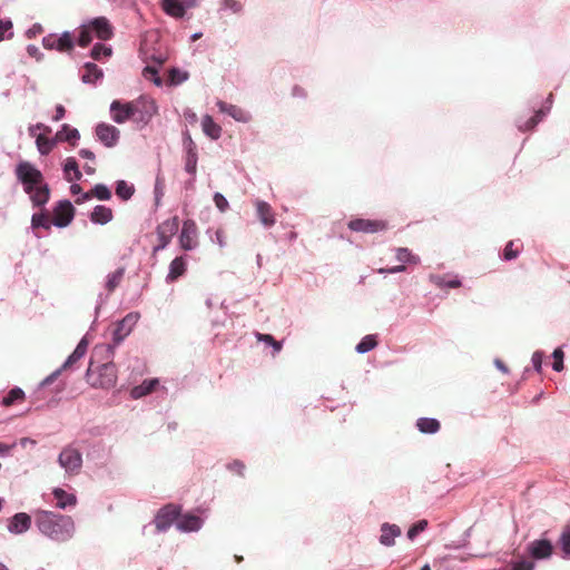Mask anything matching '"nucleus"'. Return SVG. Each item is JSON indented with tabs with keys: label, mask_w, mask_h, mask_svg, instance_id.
Segmentation results:
<instances>
[{
	"label": "nucleus",
	"mask_w": 570,
	"mask_h": 570,
	"mask_svg": "<svg viewBox=\"0 0 570 570\" xmlns=\"http://www.w3.org/2000/svg\"><path fill=\"white\" fill-rule=\"evenodd\" d=\"M35 524L43 537L57 543L71 540L76 532L75 521L70 515L49 510H38Z\"/></svg>",
	"instance_id": "obj_1"
},
{
	"label": "nucleus",
	"mask_w": 570,
	"mask_h": 570,
	"mask_svg": "<svg viewBox=\"0 0 570 570\" xmlns=\"http://www.w3.org/2000/svg\"><path fill=\"white\" fill-rule=\"evenodd\" d=\"M17 179L22 184L23 190L35 207H43L50 197V188L43 179L42 173L29 161H20L14 169Z\"/></svg>",
	"instance_id": "obj_2"
},
{
	"label": "nucleus",
	"mask_w": 570,
	"mask_h": 570,
	"mask_svg": "<svg viewBox=\"0 0 570 570\" xmlns=\"http://www.w3.org/2000/svg\"><path fill=\"white\" fill-rule=\"evenodd\" d=\"M114 346L110 344L97 345L87 370V375L97 372L99 375V385L104 389L112 387L117 381L116 365L112 362Z\"/></svg>",
	"instance_id": "obj_3"
},
{
	"label": "nucleus",
	"mask_w": 570,
	"mask_h": 570,
	"mask_svg": "<svg viewBox=\"0 0 570 570\" xmlns=\"http://www.w3.org/2000/svg\"><path fill=\"white\" fill-rule=\"evenodd\" d=\"M57 462L68 476L78 475L82 469L83 459L79 442H71L62 448Z\"/></svg>",
	"instance_id": "obj_4"
},
{
	"label": "nucleus",
	"mask_w": 570,
	"mask_h": 570,
	"mask_svg": "<svg viewBox=\"0 0 570 570\" xmlns=\"http://www.w3.org/2000/svg\"><path fill=\"white\" fill-rule=\"evenodd\" d=\"M181 510V505L176 503H167L158 509L153 520L156 527V533L167 532L171 525H176Z\"/></svg>",
	"instance_id": "obj_5"
},
{
	"label": "nucleus",
	"mask_w": 570,
	"mask_h": 570,
	"mask_svg": "<svg viewBox=\"0 0 570 570\" xmlns=\"http://www.w3.org/2000/svg\"><path fill=\"white\" fill-rule=\"evenodd\" d=\"M131 107L134 121L141 126H146L158 111L155 100L148 96H140L138 99L132 100Z\"/></svg>",
	"instance_id": "obj_6"
},
{
	"label": "nucleus",
	"mask_w": 570,
	"mask_h": 570,
	"mask_svg": "<svg viewBox=\"0 0 570 570\" xmlns=\"http://www.w3.org/2000/svg\"><path fill=\"white\" fill-rule=\"evenodd\" d=\"M139 318L140 314L138 312H130L115 324L111 344L114 348L130 335Z\"/></svg>",
	"instance_id": "obj_7"
},
{
	"label": "nucleus",
	"mask_w": 570,
	"mask_h": 570,
	"mask_svg": "<svg viewBox=\"0 0 570 570\" xmlns=\"http://www.w3.org/2000/svg\"><path fill=\"white\" fill-rule=\"evenodd\" d=\"M553 549L554 547L551 540L546 538L535 539L527 544V553L530 558L538 561L550 559Z\"/></svg>",
	"instance_id": "obj_8"
},
{
	"label": "nucleus",
	"mask_w": 570,
	"mask_h": 570,
	"mask_svg": "<svg viewBox=\"0 0 570 570\" xmlns=\"http://www.w3.org/2000/svg\"><path fill=\"white\" fill-rule=\"evenodd\" d=\"M52 225L58 228L67 227L75 217V208L70 200L62 199L57 203L53 208Z\"/></svg>",
	"instance_id": "obj_9"
},
{
	"label": "nucleus",
	"mask_w": 570,
	"mask_h": 570,
	"mask_svg": "<svg viewBox=\"0 0 570 570\" xmlns=\"http://www.w3.org/2000/svg\"><path fill=\"white\" fill-rule=\"evenodd\" d=\"M347 227L356 233L375 234L385 230L387 224L381 219L354 218L348 222Z\"/></svg>",
	"instance_id": "obj_10"
},
{
	"label": "nucleus",
	"mask_w": 570,
	"mask_h": 570,
	"mask_svg": "<svg viewBox=\"0 0 570 570\" xmlns=\"http://www.w3.org/2000/svg\"><path fill=\"white\" fill-rule=\"evenodd\" d=\"M32 525V518L27 512H17L7 520V530L12 535L27 533Z\"/></svg>",
	"instance_id": "obj_11"
},
{
	"label": "nucleus",
	"mask_w": 570,
	"mask_h": 570,
	"mask_svg": "<svg viewBox=\"0 0 570 570\" xmlns=\"http://www.w3.org/2000/svg\"><path fill=\"white\" fill-rule=\"evenodd\" d=\"M178 229V218L174 217L171 219L165 220L157 227V239L158 244L155 245L154 252L163 250L170 243L171 236Z\"/></svg>",
	"instance_id": "obj_12"
},
{
	"label": "nucleus",
	"mask_w": 570,
	"mask_h": 570,
	"mask_svg": "<svg viewBox=\"0 0 570 570\" xmlns=\"http://www.w3.org/2000/svg\"><path fill=\"white\" fill-rule=\"evenodd\" d=\"M98 140L107 148H112L118 144L120 131L112 125L100 122L96 127Z\"/></svg>",
	"instance_id": "obj_13"
},
{
	"label": "nucleus",
	"mask_w": 570,
	"mask_h": 570,
	"mask_svg": "<svg viewBox=\"0 0 570 570\" xmlns=\"http://www.w3.org/2000/svg\"><path fill=\"white\" fill-rule=\"evenodd\" d=\"M179 244L185 250H191L197 247V226L191 219H187L183 224L179 235Z\"/></svg>",
	"instance_id": "obj_14"
},
{
	"label": "nucleus",
	"mask_w": 570,
	"mask_h": 570,
	"mask_svg": "<svg viewBox=\"0 0 570 570\" xmlns=\"http://www.w3.org/2000/svg\"><path fill=\"white\" fill-rule=\"evenodd\" d=\"M204 525V520L194 513H180L176 522V529L181 533L198 532Z\"/></svg>",
	"instance_id": "obj_15"
},
{
	"label": "nucleus",
	"mask_w": 570,
	"mask_h": 570,
	"mask_svg": "<svg viewBox=\"0 0 570 570\" xmlns=\"http://www.w3.org/2000/svg\"><path fill=\"white\" fill-rule=\"evenodd\" d=\"M110 112L112 120L117 124H124L129 119L134 120L131 101L121 102L119 100H114L110 104Z\"/></svg>",
	"instance_id": "obj_16"
},
{
	"label": "nucleus",
	"mask_w": 570,
	"mask_h": 570,
	"mask_svg": "<svg viewBox=\"0 0 570 570\" xmlns=\"http://www.w3.org/2000/svg\"><path fill=\"white\" fill-rule=\"evenodd\" d=\"M216 106L220 112L228 115L229 117H232L234 120H236L238 122L247 124L252 119V115L247 110H245L236 105H232V104L225 102L223 100H218L216 102Z\"/></svg>",
	"instance_id": "obj_17"
},
{
	"label": "nucleus",
	"mask_w": 570,
	"mask_h": 570,
	"mask_svg": "<svg viewBox=\"0 0 570 570\" xmlns=\"http://www.w3.org/2000/svg\"><path fill=\"white\" fill-rule=\"evenodd\" d=\"M547 106L544 108L539 109L535 111L533 116H531L528 120L523 121L521 119L517 120V127L520 131H528L532 130L539 122L542 121V119L547 116V114L550 111L551 105H552V95H549L546 101Z\"/></svg>",
	"instance_id": "obj_18"
},
{
	"label": "nucleus",
	"mask_w": 570,
	"mask_h": 570,
	"mask_svg": "<svg viewBox=\"0 0 570 570\" xmlns=\"http://www.w3.org/2000/svg\"><path fill=\"white\" fill-rule=\"evenodd\" d=\"M255 207L257 218L264 227L269 228L275 225V214L272 206L267 202L256 200Z\"/></svg>",
	"instance_id": "obj_19"
},
{
	"label": "nucleus",
	"mask_w": 570,
	"mask_h": 570,
	"mask_svg": "<svg viewBox=\"0 0 570 570\" xmlns=\"http://www.w3.org/2000/svg\"><path fill=\"white\" fill-rule=\"evenodd\" d=\"M395 257H396V261L402 263V264H405V263H416L419 261V258L415 257L410 252V249L405 248V247L396 248L395 249ZM404 269H405L404 265H399V266H394V267H391V268H387V269L381 268V269H379V273H391V274H394V273L403 272Z\"/></svg>",
	"instance_id": "obj_20"
},
{
	"label": "nucleus",
	"mask_w": 570,
	"mask_h": 570,
	"mask_svg": "<svg viewBox=\"0 0 570 570\" xmlns=\"http://www.w3.org/2000/svg\"><path fill=\"white\" fill-rule=\"evenodd\" d=\"M89 28L92 29L101 40H108L112 37V27L105 17H97L89 21Z\"/></svg>",
	"instance_id": "obj_21"
},
{
	"label": "nucleus",
	"mask_w": 570,
	"mask_h": 570,
	"mask_svg": "<svg viewBox=\"0 0 570 570\" xmlns=\"http://www.w3.org/2000/svg\"><path fill=\"white\" fill-rule=\"evenodd\" d=\"M401 533L399 525L385 522L381 525L379 541L384 547H393L395 544V538L400 537Z\"/></svg>",
	"instance_id": "obj_22"
},
{
	"label": "nucleus",
	"mask_w": 570,
	"mask_h": 570,
	"mask_svg": "<svg viewBox=\"0 0 570 570\" xmlns=\"http://www.w3.org/2000/svg\"><path fill=\"white\" fill-rule=\"evenodd\" d=\"M52 495L56 500V507L60 510L72 508L77 504V497L73 493H69L61 488H55Z\"/></svg>",
	"instance_id": "obj_23"
},
{
	"label": "nucleus",
	"mask_w": 570,
	"mask_h": 570,
	"mask_svg": "<svg viewBox=\"0 0 570 570\" xmlns=\"http://www.w3.org/2000/svg\"><path fill=\"white\" fill-rule=\"evenodd\" d=\"M158 379H146L140 384L135 385L130 390V397L132 400H139L148 394H150L158 386Z\"/></svg>",
	"instance_id": "obj_24"
},
{
	"label": "nucleus",
	"mask_w": 570,
	"mask_h": 570,
	"mask_svg": "<svg viewBox=\"0 0 570 570\" xmlns=\"http://www.w3.org/2000/svg\"><path fill=\"white\" fill-rule=\"evenodd\" d=\"M90 222L96 225H106L110 223L114 218V214L111 208L105 205H97L94 207L90 213Z\"/></svg>",
	"instance_id": "obj_25"
},
{
	"label": "nucleus",
	"mask_w": 570,
	"mask_h": 570,
	"mask_svg": "<svg viewBox=\"0 0 570 570\" xmlns=\"http://www.w3.org/2000/svg\"><path fill=\"white\" fill-rule=\"evenodd\" d=\"M88 340L87 335H85L79 343L77 344L73 352L67 357V360L63 362V364L60 366L62 371L70 368L76 362H78L81 357L85 356L87 348H88Z\"/></svg>",
	"instance_id": "obj_26"
},
{
	"label": "nucleus",
	"mask_w": 570,
	"mask_h": 570,
	"mask_svg": "<svg viewBox=\"0 0 570 570\" xmlns=\"http://www.w3.org/2000/svg\"><path fill=\"white\" fill-rule=\"evenodd\" d=\"M415 426L422 434H431L432 435L440 431L441 423L435 417L423 416V417H419L416 420Z\"/></svg>",
	"instance_id": "obj_27"
},
{
	"label": "nucleus",
	"mask_w": 570,
	"mask_h": 570,
	"mask_svg": "<svg viewBox=\"0 0 570 570\" xmlns=\"http://www.w3.org/2000/svg\"><path fill=\"white\" fill-rule=\"evenodd\" d=\"M202 129L204 134L213 140L219 139L222 135V127L217 125L213 117L205 115L202 119Z\"/></svg>",
	"instance_id": "obj_28"
},
{
	"label": "nucleus",
	"mask_w": 570,
	"mask_h": 570,
	"mask_svg": "<svg viewBox=\"0 0 570 570\" xmlns=\"http://www.w3.org/2000/svg\"><path fill=\"white\" fill-rule=\"evenodd\" d=\"M161 8L166 14L180 19L185 16L186 9L179 0H163Z\"/></svg>",
	"instance_id": "obj_29"
},
{
	"label": "nucleus",
	"mask_w": 570,
	"mask_h": 570,
	"mask_svg": "<svg viewBox=\"0 0 570 570\" xmlns=\"http://www.w3.org/2000/svg\"><path fill=\"white\" fill-rule=\"evenodd\" d=\"M24 399V391L19 386H14L1 399L0 405L9 407L14 404L21 403Z\"/></svg>",
	"instance_id": "obj_30"
},
{
	"label": "nucleus",
	"mask_w": 570,
	"mask_h": 570,
	"mask_svg": "<svg viewBox=\"0 0 570 570\" xmlns=\"http://www.w3.org/2000/svg\"><path fill=\"white\" fill-rule=\"evenodd\" d=\"M58 139L57 135L52 138H48L46 134H39L36 136V146L40 155L46 156L51 153V150L57 145Z\"/></svg>",
	"instance_id": "obj_31"
},
{
	"label": "nucleus",
	"mask_w": 570,
	"mask_h": 570,
	"mask_svg": "<svg viewBox=\"0 0 570 570\" xmlns=\"http://www.w3.org/2000/svg\"><path fill=\"white\" fill-rule=\"evenodd\" d=\"M56 135L58 141H68L71 142L72 146H75L80 138L79 130L68 124H63Z\"/></svg>",
	"instance_id": "obj_32"
},
{
	"label": "nucleus",
	"mask_w": 570,
	"mask_h": 570,
	"mask_svg": "<svg viewBox=\"0 0 570 570\" xmlns=\"http://www.w3.org/2000/svg\"><path fill=\"white\" fill-rule=\"evenodd\" d=\"M65 178L68 181L80 180L82 177L78 163L73 157H68L63 164Z\"/></svg>",
	"instance_id": "obj_33"
},
{
	"label": "nucleus",
	"mask_w": 570,
	"mask_h": 570,
	"mask_svg": "<svg viewBox=\"0 0 570 570\" xmlns=\"http://www.w3.org/2000/svg\"><path fill=\"white\" fill-rule=\"evenodd\" d=\"M85 72L81 76V80L85 83H96L102 77V70L94 62H86Z\"/></svg>",
	"instance_id": "obj_34"
},
{
	"label": "nucleus",
	"mask_w": 570,
	"mask_h": 570,
	"mask_svg": "<svg viewBox=\"0 0 570 570\" xmlns=\"http://www.w3.org/2000/svg\"><path fill=\"white\" fill-rule=\"evenodd\" d=\"M244 11V6L238 0H220L218 12L222 14L240 16Z\"/></svg>",
	"instance_id": "obj_35"
},
{
	"label": "nucleus",
	"mask_w": 570,
	"mask_h": 570,
	"mask_svg": "<svg viewBox=\"0 0 570 570\" xmlns=\"http://www.w3.org/2000/svg\"><path fill=\"white\" fill-rule=\"evenodd\" d=\"M558 546L561 550V558L570 560V524L563 527L558 539Z\"/></svg>",
	"instance_id": "obj_36"
},
{
	"label": "nucleus",
	"mask_w": 570,
	"mask_h": 570,
	"mask_svg": "<svg viewBox=\"0 0 570 570\" xmlns=\"http://www.w3.org/2000/svg\"><path fill=\"white\" fill-rule=\"evenodd\" d=\"M186 268L183 257H176L169 265V272L166 277L167 282H175L180 275L184 274Z\"/></svg>",
	"instance_id": "obj_37"
},
{
	"label": "nucleus",
	"mask_w": 570,
	"mask_h": 570,
	"mask_svg": "<svg viewBox=\"0 0 570 570\" xmlns=\"http://www.w3.org/2000/svg\"><path fill=\"white\" fill-rule=\"evenodd\" d=\"M377 345V338L374 334H368L362 337V340L356 344L355 351L358 354H365L375 348Z\"/></svg>",
	"instance_id": "obj_38"
},
{
	"label": "nucleus",
	"mask_w": 570,
	"mask_h": 570,
	"mask_svg": "<svg viewBox=\"0 0 570 570\" xmlns=\"http://www.w3.org/2000/svg\"><path fill=\"white\" fill-rule=\"evenodd\" d=\"M114 289H115V287H105L97 295V302H96V306H95V315H96V317H99V315L104 311V308L107 305L110 296L114 294Z\"/></svg>",
	"instance_id": "obj_39"
},
{
	"label": "nucleus",
	"mask_w": 570,
	"mask_h": 570,
	"mask_svg": "<svg viewBox=\"0 0 570 570\" xmlns=\"http://www.w3.org/2000/svg\"><path fill=\"white\" fill-rule=\"evenodd\" d=\"M135 193L134 185L128 184L126 180H118L116 183V195L122 199L128 200Z\"/></svg>",
	"instance_id": "obj_40"
},
{
	"label": "nucleus",
	"mask_w": 570,
	"mask_h": 570,
	"mask_svg": "<svg viewBox=\"0 0 570 570\" xmlns=\"http://www.w3.org/2000/svg\"><path fill=\"white\" fill-rule=\"evenodd\" d=\"M430 281L434 285H462V281L458 277V275L446 274L444 276L431 275Z\"/></svg>",
	"instance_id": "obj_41"
},
{
	"label": "nucleus",
	"mask_w": 570,
	"mask_h": 570,
	"mask_svg": "<svg viewBox=\"0 0 570 570\" xmlns=\"http://www.w3.org/2000/svg\"><path fill=\"white\" fill-rule=\"evenodd\" d=\"M56 50L61 52L71 50L73 48V41L69 31H63L58 38L56 37Z\"/></svg>",
	"instance_id": "obj_42"
},
{
	"label": "nucleus",
	"mask_w": 570,
	"mask_h": 570,
	"mask_svg": "<svg viewBox=\"0 0 570 570\" xmlns=\"http://www.w3.org/2000/svg\"><path fill=\"white\" fill-rule=\"evenodd\" d=\"M197 163H198L197 150L185 153V170L193 177H195L196 171H197Z\"/></svg>",
	"instance_id": "obj_43"
},
{
	"label": "nucleus",
	"mask_w": 570,
	"mask_h": 570,
	"mask_svg": "<svg viewBox=\"0 0 570 570\" xmlns=\"http://www.w3.org/2000/svg\"><path fill=\"white\" fill-rule=\"evenodd\" d=\"M52 222L49 220V217L46 213H37L33 214L31 217V228L38 229V228H45L49 229Z\"/></svg>",
	"instance_id": "obj_44"
},
{
	"label": "nucleus",
	"mask_w": 570,
	"mask_h": 570,
	"mask_svg": "<svg viewBox=\"0 0 570 570\" xmlns=\"http://www.w3.org/2000/svg\"><path fill=\"white\" fill-rule=\"evenodd\" d=\"M257 341L263 342L267 344L268 346H272L274 354H277L281 352L283 347V343L281 341H276L273 335L271 334H263V333H256L255 334Z\"/></svg>",
	"instance_id": "obj_45"
},
{
	"label": "nucleus",
	"mask_w": 570,
	"mask_h": 570,
	"mask_svg": "<svg viewBox=\"0 0 570 570\" xmlns=\"http://www.w3.org/2000/svg\"><path fill=\"white\" fill-rule=\"evenodd\" d=\"M13 23L10 18L0 19V42L13 38Z\"/></svg>",
	"instance_id": "obj_46"
},
{
	"label": "nucleus",
	"mask_w": 570,
	"mask_h": 570,
	"mask_svg": "<svg viewBox=\"0 0 570 570\" xmlns=\"http://www.w3.org/2000/svg\"><path fill=\"white\" fill-rule=\"evenodd\" d=\"M142 76L147 80L153 81L157 87H160L163 85V80L158 75L157 66H146L142 70Z\"/></svg>",
	"instance_id": "obj_47"
},
{
	"label": "nucleus",
	"mask_w": 570,
	"mask_h": 570,
	"mask_svg": "<svg viewBox=\"0 0 570 570\" xmlns=\"http://www.w3.org/2000/svg\"><path fill=\"white\" fill-rule=\"evenodd\" d=\"M90 194L99 200H109L111 198V191L105 184H96Z\"/></svg>",
	"instance_id": "obj_48"
},
{
	"label": "nucleus",
	"mask_w": 570,
	"mask_h": 570,
	"mask_svg": "<svg viewBox=\"0 0 570 570\" xmlns=\"http://www.w3.org/2000/svg\"><path fill=\"white\" fill-rule=\"evenodd\" d=\"M428 527V521L422 519L413 523L406 533L409 540L413 541L421 532H423Z\"/></svg>",
	"instance_id": "obj_49"
},
{
	"label": "nucleus",
	"mask_w": 570,
	"mask_h": 570,
	"mask_svg": "<svg viewBox=\"0 0 570 570\" xmlns=\"http://www.w3.org/2000/svg\"><path fill=\"white\" fill-rule=\"evenodd\" d=\"M70 193L73 196H78L75 200L76 204H83L92 198V195L89 191L83 193L81 186L78 184H72L70 186Z\"/></svg>",
	"instance_id": "obj_50"
},
{
	"label": "nucleus",
	"mask_w": 570,
	"mask_h": 570,
	"mask_svg": "<svg viewBox=\"0 0 570 570\" xmlns=\"http://www.w3.org/2000/svg\"><path fill=\"white\" fill-rule=\"evenodd\" d=\"M189 75L187 71L178 68H171L169 71V81L171 85H180L188 79Z\"/></svg>",
	"instance_id": "obj_51"
},
{
	"label": "nucleus",
	"mask_w": 570,
	"mask_h": 570,
	"mask_svg": "<svg viewBox=\"0 0 570 570\" xmlns=\"http://www.w3.org/2000/svg\"><path fill=\"white\" fill-rule=\"evenodd\" d=\"M552 357H553V363H552L553 371L561 372L564 368V364H563L564 353L562 351V347H557L552 353Z\"/></svg>",
	"instance_id": "obj_52"
},
{
	"label": "nucleus",
	"mask_w": 570,
	"mask_h": 570,
	"mask_svg": "<svg viewBox=\"0 0 570 570\" xmlns=\"http://www.w3.org/2000/svg\"><path fill=\"white\" fill-rule=\"evenodd\" d=\"M92 40L91 31L89 26L83 24L78 35V45L80 47H87Z\"/></svg>",
	"instance_id": "obj_53"
},
{
	"label": "nucleus",
	"mask_w": 570,
	"mask_h": 570,
	"mask_svg": "<svg viewBox=\"0 0 570 570\" xmlns=\"http://www.w3.org/2000/svg\"><path fill=\"white\" fill-rule=\"evenodd\" d=\"M111 55V48L110 47H107L102 43H96L92 49H91V57L95 59V60H98L100 59L101 56H110Z\"/></svg>",
	"instance_id": "obj_54"
},
{
	"label": "nucleus",
	"mask_w": 570,
	"mask_h": 570,
	"mask_svg": "<svg viewBox=\"0 0 570 570\" xmlns=\"http://www.w3.org/2000/svg\"><path fill=\"white\" fill-rule=\"evenodd\" d=\"M213 200H214L215 206L217 207V209L220 213H225L229 207V204H228V200L226 199V197L218 191L214 194Z\"/></svg>",
	"instance_id": "obj_55"
},
{
	"label": "nucleus",
	"mask_w": 570,
	"mask_h": 570,
	"mask_svg": "<svg viewBox=\"0 0 570 570\" xmlns=\"http://www.w3.org/2000/svg\"><path fill=\"white\" fill-rule=\"evenodd\" d=\"M183 147L185 153L197 150V146L194 142L188 129L183 131Z\"/></svg>",
	"instance_id": "obj_56"
},
{
	"label": "nucleus",
	"mask_w": 570,
	"mask_h": 570,
	"mask_svg": "<svg viewBox=\"0 0 570 570\" xmlns=\"http://www.w3.org/2000/svg\"><path fill=\"white\" fill-rule=\"evenodd\" d=\"M227 470H229L230 472L233 473H236L237 475L239 476H244V472H245V464L243 461L240 460H234L232 462H229L227 465H226Z\"/></svg>",
	"instance_id": "obj_57"
},
{
	"label": "nucleus",
	"mask_w": 570,
	"mask_h": 570,
	"mask_svg": "<svg viewBox=\"0 0 570 570\" xmlns=\"http://www.w3.org/2000/svg\"><path fill=\"white\" fill-rule=\"evenodd\" d=\"M535 564L531 560L522 559L513 562L509 570H534Z\"/></svg>",
	"instance_id": "obj_58"
},
{
	"label": "nucleus",
	"mask_w": 570,
	"mask_h": 570,
	"mask_svg": "<svg viewBox=\"0 0 570 570\" xmlns=\"http://www.w3.org/2000/svg\"><path fill=\"white\" fill-rule=\"evenodd\" d=\"M514 247V242L513 240H510L504 249H503V258L505 261H512L514 258L518 257V254H519V249L518 248H513Z\"/></svg>",
	"instance_id": "obj_59"
},
{
	"label": "nucleus",
	"mask_w": 570,
	"mask_h": 570,
	"mask_svg": "<svg viewBox=\"0 0 570 570\" xmlns=\"http://www.w3.org/2000/svg\"><path fill=\"white\" fill-rule=\"evenodd\" d=\"M543 356H544V354L542 351H535L531 356V363H532L533 370L537 373H540L542 371Z\"/></svg>",
	"instance_id": "obj_60"
},
{
	"label": "nucleus",
	"mask_w": 570,
	"mask_h": 570,
	"mask_svg": "<svg viewBox=\"0 0 570 570\" xmlns=\"http://www.w3.org/2000/svg\"><path fill=\"white\" fill-rule=\"evenodd\" d=\"M125 271L122 268L116 269L107 276L106 285H118L122 281Z\"/></svg>",
	"instance_id": "obj_61"
},
{
	"label": "nucleus",
	"mask_w": 570,
	"mask_h": 570,
	"mask_svg": "<svg viewBox=\"0 0 570 570\" xmlns=\"http://www.w3.org/2000/svg\"><path fill=\"white\" fill-rule=\"evenodd\" d=\"M42 46L48 50H56L57 42H56V35L49 33L48 36L42 38Z\"/></svg>",
	"instance_id": "obj_62"
},
{
	"label": "nucleus",
	"mask_w": 570,
	"mask_h": 570,
	"mask_svg": "<svg viewBox=\"0 0 570 570\" xmlns=\"http://www.w3.org/2000/svg\"><path fill=\"white\" fill-rule=\"evenodd\" d=\"M61 372H62L61 367L53 371L50 375H48L40 382V386L43 387V386L52 384L57 380V377L61 374Z\"/></svg>",
	"instance_id": "obj_63"
},
{
	"label": "nucleus",
	"mask_w": 570,
	"mask_h": 570,
	"mask_svg": "<svg viewBox=\"0 0 570 570\" xmlns=\"http://www.w3.org/2000/svg\"><path fill=\"white\" fill-rule=\"evenodd\" d=\"M27 52L30 57L35 58L38 61H40L43 58V53L36 45H28Z\"/></svg>",
	"instance_id": "obj_64"
}]
</instances>
